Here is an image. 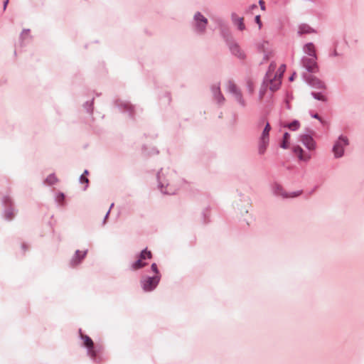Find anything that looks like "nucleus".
<instances>
[{
  "instance_id": "b1692460",
  "label": "nucleus",
  "mask_w": 364,
  "mask_h": 364,
  "mask_svg": "<svg viewBox=\"0 0 364 364\" xmlns=\"http://www.w3.org/2000/svg\"><path fill=\"white\" fill-rule=\"evenodd\" d=\"M255 21L258 24L259 28H261V27H262V22H261V20H260V16L259 15L256 16Z\"/></svg>"
},
{
  "instance_id": "f8f14e48",
  "label": "nucleus",
  "mask_w": 364,
  "mask_h": 364,
  "mask_svg": "<svg viewBox=\"0 0 364 364\" xmlns=\"http://www.w3.org/2000/svg\"><path fill=\"white\" fill-rule=\"evenodd\" d=\"M228 90L230 92H231L232 93L235 94L236 97L237 98V100H239V102L242 104V105H245L244 102L241 99V96H240V92L237 90V88L236 87V85L232 82H228Z\"/></svg>"
},
{
  "instance_id": "a211bd4d",
  "label": "nucleus",
  "mask_w": 364,
  "mask_h": 364,
  "mask_svg": "<svg viewBox=\"0 0 364 364\" xmlns=\"http://www.w3.org/2000/svg\"><path fill=\"white\" fill-rule=\"evenodd\" d=\"M309 84L312 85L313 87H317V88H323L324 87L323 83L320 81L318 79L312 78L309 81Z\"/></svg>"
},
{
  "instance_id": "2eb2a0df",
  "label": "nucleus",
  "mask_w": 364,
  "mask_h": 364,
  "mask_svg": "<svg viewBox=\"0 0 364 364\" xmlns=\"http://www.w3.org/2000/svg\"><path fill=\"white\" fill-rule=\"evenodd\" d=\"M290 134L288 132H285L283 136V140L281 143V147L283 149H287L289 146Z\"/></svg>"
},
{
  "instance_id": "f3484780",
  "label": "nucleus",
  "mask_w": 364,
  "mask_h": 364,
  "mask_svg": "<svg viewBox=\"0 0 364 364\" xmlns=\"http://www.w3.org/2000/svg\"><path fill=\"white\" fill-rule=\"evenodd\" d=\"M232 53L240 58H245V53L240 50V48L237 46H233L231 48Z\"/></svg>"
},
{
  "instance_id": "c756f323",
  "label": "nucleus",
  "mask_w": 364,
  "mask_h": 364,
  "mask_svg": "<svg viewBox=\"0 0 364 364\" xmlns=\"http://www.w3.org/2000/svg\"><path fill=\"white\" fill-rule=\"evenodd\" d=\"M256 8H257V5H255V4L252 5L251 7H250L251 9H256Z\"/></svg>"
},
{
  "instance_id": "473e14b6",
  "label": "nucleus",
  "mask_w": 364,
  "mask_h": 364,
  "mask_svg": "<svg viewBox=\"0 0 364 364\" xmlns=\"http://www.w3.org/2000/svg\"><path fill=\"white\" fill-rule=\"evenodd\" d=\"M294 75H293L291 77H290L289 80H290L291 81H292V80H294Z\"/></svg>"
},
{
  "instance_id": "0eeeda50",
  "label": "nucleus",
  "mask_w": 364,
  "mask_h": 364,
  "mask_svg": "<svg viewBox=\"0 0 364 364\" xmlns=\"http://www.w3.org/2000/svg\"><path fill=\"white\" fill-rule=\"evenodd\" d=\"M80 334L82 340L83 341L84 346L88 349L89 355L92 358H95L96 355L95 351L93 349L94 347V343L92 340L87 336L83 335L81 333V331H80Z\"/></svg>"
},
{
  "instance_id": "7ed1b4c3",
  "label": "nucleus",
  "mask_w": 364,
  "mask_h": 364,
  "mask_svg": "<svg viewBox=\"0 0 364 364\" xmlns=\"http://www.w3.org/2000/svg\"><path fill=\"white\" fill-rule=\"evenodd\" d=\"M151 257V252L145 249L140 253L139 259L132 264V269L133 270H136L144 267L146 265V263L144 262V260L150 259Z\"/></svg>"
},
{
  "instance_id": "f704fd0d",
  "label": "nucleus",
  "mask_w": 364,
  "mask_h": 364,
  "mask_svg": "<svg viewBox=\"0 0 364 364\" xmlns=\"http://www.w3.org/2000/svg\"><path fill=\"white\" fill-rule=\"evenodd\" d=\"M12 218H13V215H11L8 217L9 219H11Z\"/></svg>"
},
{
  "instance_id": "393cba45",
  "label": "nucleus",
  "mask_w": 364,
  "mask_h": 364,
  "mask_svg": "<svg viewBox=\"0 0 364 364\" xmlns=\"http://www.w3.org/2000/svg\"><path fill=\"white\" fill-rule=\"evenodd\" d=\"M314 97H315V98H316L317 100H323V101L326 100L324 97L323 95H321V94H314Z\"/></svg>"
},
{
  "instance_id": "423d86ee",
  "label": "nucleus",
  "mask_w": 364,
  "mask_h": 364,
  "mask_svg": "<svg viewBox=\"0 0 364 364\" xmlns=\"http://www.w3.org/2000/svg\"><path fill=\"white\" fill-rule=\"evenodd\" d=\"M195 27L198 31H203L208 24L207 18L198 12L194 16Z\"/></svg>"
},
{
  "instance_id": "412c9836",
  "label": "nucleus",
  "mask_w": 364,
  "mask_h": 364,
  "mask_svg": "<svg viewBox=\"0 0 364 364\" xmlns=\"http://www.w3.org/2000/svg\"><path fill=\"white\" fill-rule=\"evenodd\" d=\"M88 172L87 171H85L84 174H82L80 177V181L82 183H88L89 181H88V178L85 176V174H87Z\"/></svg>"
},
{
  "instance_id": "4468645a",
  "label": "nucleus",
  "mask_w": 364,
  "mask_h": 364,
  "mask_svg": "<svg viewBox=\"0 0 364 364\" xmlns=\"http://www.w3.org/2000/svg\"><path fill=\"white\" fill-rule=\"evenodd\" d=\"M235 24L237 26V28L242 31L245 29V25L243 23V18L237 17L235 15L232 16Z\"/></svg>"
},
{
  "instance_id": "f257e3e1",
  "label": "nucleus",
  "mask_w": 364,
  "mask_h": 364,
  "mask_svg": "<svg viewBox=\"0 0 364 364\" xmlns=\"http://www.w3.org/2000/svg\"><path fill=\"white\" fill-rule=\"evenodd\" d=\"M276 64L272 63L267 73V80L269 82V86L272 91H275L279 89L281 85L283 73L286 70V65L284 64L282 65L277 70V73L274 74Z\"/></svg>"
},
{
  "instance_id": "f03ea898",
  "label": "nucleus",
  "mask_w": 364,
  "mask_h": 364,
  "mask_svg": "<svg viewBox=\"0 0 364 364\" xmlns=\"http://www.w3.org/2000/svg\"><path fill=\"white\" fill-rule=\"evenodd\" d=\"M260 123L264 124L258 144V152L260 155H262L265 153L269 145L271 126L269 123L265 120H262Z\"/></svg>"
},
{
  "instance_id": "bb28decb",
  "label": "nucleus",
  "mask_w": 364,
  "mask_h": 364,
  "mask_svg": "<svg viewBox=\"0 0 364 364\" xmlns=\"http://www.w3.org/2000/svg\"><path fill=\"white\" fill-rule=\"evenodd\" d=\"M259 5H260V6H261V9H262V10H264V1H263V0H260V1H259Z\"/></svg>"
},
{
  "instance_id": "39448f33",
  "label": "nucleus",
  "mask_w": 364,
  "mask_h": 364,
  "mask_svg": "<svg viewBox=\"0 0 364 364\" xmlns=\"http://www.w3.org/2000/svg\"><path fill=\"white\" fill-rule=\"evenodd\" d=\"M159 282V277L158 275L148 277L142 282L143 289L146 291H151L157 286Z\"/></svg>"
},
{
  "instance_id": "ddd939ff",
  "label": "nucleus",
  "mask_w": 364,
  "mask_h": 364,
  "mask_svg": "<svg viewBox=\"0 0 364 364\" xmlns=\"http://www.w3.org/2000/svg\"><path fill=\"white\" fill-rule=\"evenodd\" d=\"M260 49L264 52V58L267 60L272 55V51L270 48L268 42H264L260 46Z\"/></svg>"
},
{
  "instance_id": "5701e85b",
  "label": "nucleus",
  "mask_w": 364,
  "mask_h": 364,
  "mask_svg": "<svg viewBox=\"0 0 364 364\" xmlns=\"http://www.w3.org/2000/svg\"><path fill=\"white\" fill-rule=\"evenodd\" d=\"M213 92L215 93V95H216L217 94H218V95H219L220 97H221V96H220V88H219V87H218V86H214V87H213Z\"/></svg>"
},
{
  "instance_id": "9b49d317",
  "label": "nucleus",
  "mask_w": 364,
  "mask_h": 364,
  "mask_svg": "<svg viewBox=\"0 0 364 364\" xmlns=\"http://www.w3.org/2000/svg\"><path fill=\"white\" fill-rule=\"evenodd\" d=\"M304 51L309 57H317L316 53V47L312 43H306L304 47Z\"/></svg>"
},
{
  "instance_id": "aec40b11",
  "label": "nucleus",
  "mask_w": 364,
  "mask_h": 364,
  "mask_svg": "<svg viewBox=\"0 0 364 364\" xmlns=\"http://www.w3.org/2000/svg\"><path fill=\"white\" fill-rule=\"evenodd\" d=\"M58 179L55 176L50 175L46 179V183L48 185L55 184L57 182Z\"/></svg>"
},
{
  "instance_id": "7c9ffc66",
  "label": "nucleus",
  "mask_w": 364,
  "mask_h": 364,
  "mask_svg": "<svg viewBox=\"0 0 364 364\" xmlns=\"http://www.w3.org/2000/svg\"><path fill=\"white\" fill-rule=\"evenodd\" d=\"M8 1H9V0H6V1H5V3H4V9H6V5H7V4H8Z\"/></svg>"
},
{
  "instance_id": "20e7f679",
  "label": "nucleus",
  "mask_w": 364,
  "mask_h": 364,
  "mask_svg": "<svg viewBox=\"0 0 364 364\" xmlns=\"http://www.w3.org/2000/svg\"><path fill=\"white\" fill-rule=\"evenodd\" d=\"M348 144V139L341 136L335 144L333 151L336 157H341L343 154V146Z\"/></svg>"
},
{
  "instance_id": "cd10ccee",
  "label": "nucleus",
  "mask_w": 364,
  "mask_h": 364,
  "mask_svg": "<svg viewBox=\"0 0 364 364\" xmlns=\"http://www.w3.org/2000/svg\"><path fill=\"white\" fill-rule=\"evenodd\" d=\"M113 205H114V204L112 203V204L111 205V207H110V208H109V209H111V208H112V206H113ZM109 211H110V210H109L107 212V214H106V216H105V219L108 217V215H109Z\"/></svg>"
},
{
  "instance_id": "6ab92c4d",
  "label": "nucleus",
  "mask_w": 364,
  "mask_h": 364,
  "mask_svg": "<svg viewBox=\"0 0 364 364\" xmlns=\"http://www.w3.org/2000/svg\"><path fill=\"white\" fill-rule=\"evenodd\" d=\"M285 127H288L291 131H296L300 127V123L299 121L295 120L291 123L285 125Z\"/></svg>"
},
{
  "instance_id": "c85d7f7f",
  "label": "nucleus",
  "mask_w": 364,
  "mask_h": 364,
  "mask_svg": "<svg viewBox=\"0 0 364 364\" xmlns=\"http://www.w3.org/2000/svg\"><path fill=\"white\" fill-rule=\"evenodd\" d=\"M313 117L316 118V119H318L319 120H321V118L320 117L318 116V114H315L314 115H313Z\"/></svg>"
},
{
  "instance_id": "1a4fd4ad",
  "label": "nucleus",
  "mask_w": 364,
  "mask_h": 364,
  "mask_svg": "<svg viewBox=\"0 0 364 364\" xmlns=\"http://www.w3.org/2000/svg\"><path fill=\"white\" fill-rule=\"evenodd\" d=\"M300 140L303 143V144L309 149V150H314L316 147V144L314 140L311 136L307 134H303L300 136Z\"/></svg>"
},
{
  "instance_id": "dca6fc26",
  "label": "nucleus",
  "mask_w": 364,
  "mask_h": 364,
  "mask_svg": "<svg viewBox=\"0 0 364 364\" xmlns=\"http://www.w3.org/2000/svg\"><path fill=\"white\" fill-rule=\"evenodd\" d=\"M313 32L312 28L308 25H301L299 28V33L300 35L311 33Z\"/></svg>"
},
{
  "instance_id": "6e6552de",
  "label": "nucleus",
  "mask_w": 364,
  "mask_h": 364,
  "mask_svg": "<svg viewBox=\"0 0 364 364\" xmlns=\"http://www.w3.org/2000/svg\"><path fill=\"white\" fill-rule=\"evenodd\" d=\"M317 57H309L303 58L304 66L310 72H315L317 69Z\"/></svg>"
},
{
  "instance_id": "9d476101",
  "label": "nucleus",
  "mask_w": 364,
  "mask_h": 364,
  "mask_svg": "<svg viewBox=\"0 0 364 364\" xmlns=\"http://www.w3.org/2000/svg\"><path fill=\"white\" fill-rule=\"evenodd\" d=\"M293 151L297 156L299 160L308 161L310 159L311 156L304 152V151L299 146H295L293 148Z\"/></svg>"
},
{
  "instance_id": "c9c22d12",
  "label": "nucleus",
  "mask_w": 364,
  "mask_h": 364,
  "mask_svg": "<svg viewBox=\"0 0 364 364\" xmlns=\"http://www.w3.org/2000/svg\"><path fill=\"white\" fill-rule=\"evenodd\" d=\"M296 195H291L289 197H294Z\"/></svg>"
},
{
  "instance_id": "72a5a7b5",
  "label": "nucleus",
  "mask_w": 364,
  "mask_h": 364,
  "mask_svg": "<svg viewBox=\"0 0 364 364\" xmlns=\"http://www.w3.org/2000/svg\"><path fill=\"white\" fill-rule=\"evenodd\" d=\"M250 91L252 92V85H250Z\"/></svg>"
},
{
  "instance_id": "4be33fe9",
  "label": "nucleus",
  "mask_w": 364,
  "mask_h": 364,
  "mask_svg": "<svg viewBox=\"0 0 364 364\" xmlns=\"http://www.w3.org/2000/svg\"><path fill=\"white\" fill-rule=\"evenodd\" d=\"M85 254L86 252H80V251H77L76 252V257L77 258H79V259H82V258H84V257L85 256Z\"/></svg>"
},
{
  "instance_id": "a878e982",
  "label": "nucleus",
  "mask_w": 364,
  "mask_h": 364,
  "mask_svg": "<svg viewBox=\"0 0 364 364\" xmlns=\"http://www.w3.org/2000/svg\"><path fill=\"white\" fill-rule=\"evenodd\" d=\"M151 269L154 272H155L156 274H159V271H158V268H157V266L156 264H151Z\"/></svg>"
},
{
  "instance_id": "2f4dec72",
  "label": "nucleus",
  "mask_w": 364,
  "mask_h": 364,
  "mask_svg": "<svg viewBox=\"0 0 364 364\" xmlns=\"http://www.w3.org/2000/svg\"><path fill=\"white\" fill-rule=\"evenodd\" d=\"M63 198H64V195H63V194H61V195L60 196V199H62V200H63Z\"/></svg>"
}]
</instances>
